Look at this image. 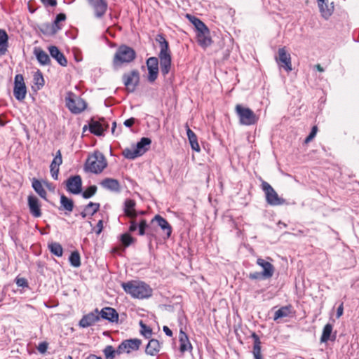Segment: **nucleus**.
<instances>
[{"instance_id": "obj_1", "label": "nucleus", "mask_w": 359, "mask_h": 359, "mask_svg": "<svg viewBox=\"0 0 359 359\" xmlns=\"http://www.w3.org/2000/svg\"><path fill=\"white\" fill-rule=\"evenodd\" d=\"M156 41L160 46L158 57L160 60L161 72L165 76L170 71L172 62L169 43L163 34H157Z\"/></svg>"}, {"instance_id": "obj_2", "label": "nucleus", "mask_w": 359, "mask_h": 359, "mask_svg": "<svg viewBox=\"0 0 359 359\" xmlns=\"http://www.w3.org/2000/svg\"><path fill=\"white\" fill-rule=\"evenodd\" d=\"M125 292L137 299L148 298L151 296L152 290L146 283L140 281H130L122 283Z\"/></svg>"}, {"instance_id": "obj_3", "label": "nucleus", "mask_w": 359, "mask_h": 359, "mask_svg": "<svg viewBox=\"0 0 359 359\" xmlns=\"http://www.w3.org/2000/svg\"><path fill=\"white\" fill-rule=\"evenodd\" d=\"M136 52L133 48L124 44L121 45L114 54L113 66L118 69L123 64L130 63L136 58Z\"/></svg>"}, {"instance_id": "obj_4", "label": "nucleus", "mask_w": 359, "mask_h": 359, "mask_svg": "<svg viewBox=\"0 0 359 359\" xmlns=\"http://www.w3.org/2000/svg\"><path fill=\"white\" fill-rule=\"evenodd\" d=\"M107 165V160L104 156L96 151L90 155L85 165V170L92 173H100Z\"/></svg>"}, {"instance_id": "obj_5", "label": "nucleus", "mask_w": 359, "mask_h": 359, "mask_svg": "<svg viewBox=\"0 0 359 359\" xmlns=\"http://www.w3.org/2000/svg\"><path fill=\"white\" fill-rule=\"evenodd\" d=\"M65 100L67 107L73 114H80L87 107L86 101L72 92L67 93Z\"/></svg>"}, {"instance_id": "obj_6", "label": "nucleus", "mask_w": 359, "mask_h": 359, "mask_svg": "<svg viewBox=\"0 0 359 359\" xmlns=\"http://www.w3.org/2000/svg\"><path fill=\"white\" fill-rule=\"evenodd\" d=\"M235 110L239 117V121L241 125L250 126L257 122V118L250 109L245 107L241 104H237Z\"/></svg>"}, {"instance_id": "obj_7", "label": "nucleus", "mask_w": 359, "mask_h": 359, "mask_svg": "<svg viewBox=\"0 0 359 359\" xmlns=\"http://www.w3.org/2000/svg\"><path fill=\"white\" fill-rule=\"evenodd\" d=\"M96 19H102L108 10L107 0H86Z\"/></svg>"}, {"instance_id": "obj_8", "label": "nucleus", "mask_w": 359, "mask_h": 359, "mask_svg": "<svg viewBox=\"0 0 359 359\" xmlns=\"http://www.w3.org/2000/svg\"><path fill=\"white\" fill-rule=\"evenodd\" d=\"M262 187L266 195V200L269 205H280L285 203V201L283 198L279 197L277 192L269 183L263 182Z\"/></svg>"}, {"instance_id": "obj_9", "label": "nucleus", "mask_w": 359, "mask_h": 359, "mask_svg": "<svg viewBox=\"0 0 359 359\" xmlns=\"http://www.w3.org/2000/svg\"><path fill=\"white\" fill-rule=\"evenodd\" d=\"M276 60L285 71L291 72L292 70L291 56L290 54L287 52L285 47L278 49V56L276 57Z\"/></svg>"}, {"instance_id": "obj_10", "label": "nucleus", "mask_w": 359, "mask_h": 359, "mask_svg": "<svg viewBox=\"0 0 359 359\" xmlns=\"http://www.w3.org/2000/svg\"><path fill=\"white\" fill-rule=\"evenodd\" d=\"M122 81L128 88H135L140 82V72L137 69H133L128 72H126L122 76Z\"/></svg>"}, {"instance_id": "obj_11", "label": "nucleus", "mask_w": 359, "mask_h": 359, "mask_svg": "<svg viewBox=\"0 0 359 359\" xmlns=\"http://www.w3.org/2000/svg\"><path fill=\"white\" fill-rule=\"evenodd\" d=\"M147 67L148 69V81L153 83L158 77V59L156 57H150L147 60Z\"/></svg>"}, {"instance_id": "obj_12", "label": "nucleus", "mask_w": 359, "mask_h": 359, "mask_svg": "<svg viewBox=\"0 0 359 359\" xmlns=\"http://www.w3.org/2000/svg\"><path fill=\"white\" fill-rule=\"evenodd\" d=\"M140 344L141 341L137 339L125 340L119 345L116 351L118 354L125 352L128 353L132 351L137 350Z\"/></svg>"}, {"instance_id": "obj_13", "label": "nucleus", "mask_w": 359, "mask_h": 359, "mask_svg": "<svg viewBox=\"0 0 359 359\" xmlns=\"http://www.w3.org/2000/svg\"><path fill=\"white\" fill-rule=\"evenodd\" d=\"M257 264L263 269L262 271L263 279H268L273 276L275 268L269 262L262 258H258L257 259Z\"/></svg>"}, {"instance_id": "obj_14", "label": "nucleus", "mask_w": 359, "mask_h": 359, "mask_svg": "<svg viewBox=\"0 0 359 359\" xmlns=\"http://www.w3.org/2000/svg\"><path fill=\"white\" fill-rule=\"evenodd\" d=\"M154 222L157 224V225L161 229V230L165 233V236L164 237V238L167 239L170 238L172 233V226L167 222V220L162 217L161 215H156L151 219V223L153 224Z\"/></svg>"}, {"instance_id": "obj_15", "label": "nucleus", "mask_w": 359, "mask_h": 359, "mask_svg": "<svg viewBox=\"0 0 359 359\" xmlns=\"http://www.w3.org/2000/svg\"><path fill=\"white\" fill-rule=\"evenodd\" d=\"M81 178L79 175L72 177L67 181V190L74 194H78L81 193Z\"/></svg>"}, {"instance_id": "obj_16", "label": "nucleus", "mask_w": 359, "mask_h": 359, "mask_svg": "<svg viewBox=\"0 0 359 359\" xmlns=\"http://www.w3.org/2000/svg\"><path fill=\"white\" fill-rule=\"evenodd\" d=\"M50 56L54 58L61 66L67 65V60L65 55L55 46H50L48 48Z\"/></svg>"}, {"instance_id": "obj_17", "label": "nucleus", "mask_w": 359, "mask_h": 359, "mask_svg": "<svg viewBox=\"0 0 359 359\" xmlns=\"http://www.w3.org/2000/svg\"><path fill=\"white\" fill-rule=\"evenodd\" d=\"M100 319L97 309L95 312L90 313L84 316L79 322V325L82 327H88L93 325Z\"/></svg>"}, {"instance_id": "obj_18", "label": "nucleus", "mask_w": 359, "mask_h": 359, "mask_svg": "<svg viewBox=\"0 0 359 359\" xmlns=\"http://www.w3.org/2000/svg\"><path fill=\"white\" fill-rule=\"evenodd\" d=\"M318 8L321 16L324 19L328 20L334 12V2L329 4V1L326 0L323 2V4L318 5Z\"/></svg>"}, {"instance_id": "obj_19", "label": "nucleus", "mask_w": 359, "mask_h": 359, "mask_svg": "<svg viewBox=\"0 0 359 359\" xmlns=\"http://www.w3.org/2000/svg\"><path fill=\"white\" fill-rule=\"evenodd\" d=\"M28 205L31 214L35 217H39L41 215L40 204L36 197L29 196L28 197Z\"/></svg>"}, {"instance_id": "obj_20", "label": "nucleus", "mask_w": 359, "mask_h": 359, "mask_svg": "<svg viewBox=\"0 0 359 359\" xmlns=\"http://www.w3.org/2000/svg\"><path fill=\"white\" fill-rule=\"evenodd\" d=\"M62 159L60 150L57 151L56 156L50 164V174L53 179L57 180L59 172V166L62 164Z\"/></svg>"}, {"instance_id": "obj_21", "label": "nucleus", "mask_w": 359, "mask_h": 359, "mask_svg": "<svg viewBox=\"0 0 359 359\" xmlns=\"http://www.w3.org/2000/svg\"><path fill=\"white\" fill-rule=\"evenodd\" d=\"M89 126L90 132L96 135H102L107 128V125L105 124L103 119L102 121L92 120Z\"/></svg>"}, {"instance_id": "obj_22", "label": "nucleus", "mask_w": 359, "mask_h": 359, "mask_svg": "<svg viewBox=\"0 0 359 359\" xmlns=\"http://www.w3.org/2000/svg\"><path fill=\"white\" fill-rule=\"evenodd\" d=\"M100 313L102 318L111 322L117 321L118 318V315L116 310L111 307H105L102 309Z\"/></svg>"}, {"instance_id": "obj_23", "label": "nucleus", "mask_w": 359, "mask_h": 359, "mask_svg": "<svg viewBox=\"0 0 359 359\" xmlns=\"http://www.w3.org/2000/svg\"><path fill=\"white\" fill-rule=\"evenodd\" d=\"M186 16L189 20L194 25L197 30V33L203 32V31L209 32V29L208 27L199 18L190 14H187Z\"/></svg>"}, {"instance_id": "obj_24", "label": "nucleus", "mask_w": 359, "mask_h": 359, "mask_svg": "<svg viewBox=\"0 0 359 359\" xmlns=\"http://www.w3.org/2000/svg\"><path fill=\"white\" fill-rule=\"evenodd\" d=\"M185 127L187 129V137L191 149L197 152H199L201 151V148L198 143V139L196 134L189 128L187 124H186Z\"/></svg>"}, {"instance_id": "obj_25", "label": "nucleus", "mask_w": 359, "mask_h": 359, "mask_svg": "<svg viewBox=\"0 0 359 359\" xmlns=\"http://www.w3.org/2000/svg\"><path fill=\"white\" fill-rule=\"evenodd\" d=\"M34 53L36 57L39 62L42 65H48L50 64V58L49 55L41 48H35Z\"/></svg>"}, {"instance_id": "obj_26", "label": "nucleus", "mask_w": 359, "mask_h": 359, "mask_svg": "<svg viewBox=\"0 0 359 359\" xmlns=\"http://www.w3.org/2000/svg\"><path fill=\"white\" fill-rule=\"evenodd\" d=\"M179 337L180 343V351L184 353L187 351H191L192 349V346L188 339L187 335L182 330H180Z\"/></svg>"}, {"instance_id": "obj_27", "label": "nucleus", "mask_w": 359, "mask_h": 359, "mask_svg": "<svg viewBox=\"0 0 359 359\" xmlns=\"http://www.w3.org/2000/svg\"><path fill=\"white\" fill-rule=\"evenodd\" d=\"M135 202L133 200H126L124 204V212L126 215L130 218H135L137 216V212L135 209Z\"/></svg>"}, {"instance_id": "obj_28", "label": "nucleus", "mask_w": 359, "mask_h": 359, "mask_svg": "<svg viewBox=\"0 0 359 359\" xmlns=\"http://www.w3.org/2000/svg\"><path fill=\"white\" fill-rule=\"evenodd\" d=\"M8 47V36L4 29H0V55H4Z\"/></svg>"}, {"instance_id": "obj_29", "label": "nucleus", "mask_w": 359, "mask_h": 359, "mask_svg": "<svg viewBox=\"0 0 359 359\" xmlns=\"http://www.w3.org/2000/svg\"><path fill=\"white\" fill-rule=\"evenodd\" d=\"M159 351V342L156 339L150 340L146 347V353L150 355H155Z\"/></svg>"}, {"instance_id": "obj_30", "label": "nucleus", "mask_w": 359, "mask_h": 359, "mask_svg": "<svg viewBox=\"0 0 359 359\" xmlns=\"http://www.w3.org/2000/svg\"><path fill=\"white\" fill-rule=\"evenodd\" d=\"M101 185L109 190L111 191H118L119 189V183L116 180L107 178L101 182Z\"/></svg>"}, {"instance_id": "obj_31", "label": "nucleus", "mask_w": 359, "mask_h": 359, "mask_svg": "<svg viewBox=\"0 0 359 359\" xmlns=\"http://www.w3.org/2000/svg\"><path fill=\"white\" fill-rule=\"evenodd\" d=\"M210 32H206L203 31V32H198L196 34L197 39L198 43L202 46H208L211 44V39L210 37Z\"/></svg>"}, {"instance_id": "obj_32", "label": "nucleus", "mask_w": 359, "mask_h": 359, "mask_svg": "<svg viewBox=\"0 0 359 359\" xmlns=\"http://www.w3.org/2000/svg\"><path fill=\"white\" fill-rule=\"evenodd\" d=\"M151 144V140L147 137H142L141 140L137 143L135 146V148L137 151L140 152V155H143L147 151V148L146 147L149 146Z\"/></svg>"}, {"instance_id": "obj_33", "label": "nucleus", "mask_w": 359, "mask_h": 359, "mask_svg": "<svg viewBox=\"0 0 359 359\" xmlns=\"http://www.w3.org/2000/svg\"><path fill=\"white\" fill-rule=\"evenodd\" d=\"M291 313L290 306H283L275 311L273 320H277L279 318L287 317Z\"/></svg>"}, {"instance_id": "obj_34", "label": "nucleus", "mask_w": 359, "mask_h": 359, "mask_svg": "<svg viewBox=\"0 0 359 359\" xmlns=\"http://www.w3.org/2000/svg\"><path fill=\"white\" fill-rule=\"evenodd\" d=\"M253 338L255 339V343L253 346V355L255 359H262L261 354V342L259 337L254 333L252 334Z\"/></svg>"}, {"instance_id": "obj_35", "label": "nucleus", "mask_w": 359, "mask_h": 359, "mask_svg": "<svg viewBox=\"0 0 359 359\" xmlns=\"http://www.w3.org/2000/svg\"><path fill=\"white\" fill-rule=\"evenodd\" d=\"M13 90H27L26 86H25V83L24 81V78L22 74H17L15 76Z\"/></svg>"}, {"instance_id": "obj_36", "label": "nucleus", "mask_w": 359, "mask_h": 359, "mask_svg": "<svg viewBox=\"0 0 359 359\" xmlns=\"http://www.w3.org/2000/svg\"><path fill=\"white\" fill-rule=\"evenodd\" d=\"M123 155L128 159H134L138 156H140V152L137 151L135 148V146L131 148H126L123 151Z\"/></svg>"}, {"instance_id": "obj_37", "label": "nucleus", "mask_w": 359, "mask_h": 359, "mask_svg": "<svg viewBox=\"0 0 359 359\" xmlns=\"http://www.w3.org/2000/svg\"><path fill=\"white\" fill-rule=\"evenodd\" d=\"M32 187L35 191L43 198H46V191L43 189L41 183L37 180H34L32 182Z\"/></svg>"}, {"instance_id": "obj_38", "label": "nucleus", "mask_w": 359, "mask_h": 359, "mask_svg": "<svg viewBox=\"0 0 359 359\" xmlns=\"http://www.w3.org/2000/svg\"><path fill=\"white\" fill-rule=\"evenodd\" d=\"M332 332V325L330 324H327L325 325L323 334L320 338L321 342H327L328 340L331 339V334Z\"/></svg>"}, {"instance_id": "obj_39", "label": "nucleus", "mask_w": 359, "mask_h": 359, "mask_svg": "<svg viewBox=\"0 0 359 359\" xmlns=\"http://www.w3.org/2000/svg\"><path fill=\"white\" fill-rule=\"evenodd\" d=\"M60 203L62 207L67 210L68 212H72L74 208V203L72 200L68 198L67 196L62 195L60 197Z\"/></svg>"}, {"instance_id": "obj_40", "label": "nucleus", "mask_w": 359, "mask_h": 359, "mask_svg": "<svg viewBox=\"0 0 359 359\" xmlns=\"http://www.w3.org/2000/svg\"><path fill=\"white\" fill-rule=\"evenodd\" d=\"M50 251L57 257H61L63 253L62 245L58 243H51L48 245Z\"/></svg>"}, {"instance_id": "obj_41", "label": "nucleus", "mask_w": 359, "mask_h": 359, "mask_svg": "<svg viewBox=\"0 0 359 359\" xmlns=\"http://www.w3.org/2000/svg\"><path fill=\"white\" fill-rule=\"evenodd\" d=\"M33 83L37 87L38 89L42 88L44 85V79L42 74L38 71L34 75Z\"/></svg>"}, {"instance_id": "obj_42", "label": "nucleus", "mask_w": 359, "mask_h": 359, "mask_svg": "<svg viewBox=\"0 0 359 359\" xmlns=\"http://www.w3.org/2000/svg\"><path fill=\"white\" fill-rule=\"evenodd\" d=\"M69 262L72 266L79 267L81 265L80 255L77 251L72 252L69 257Z\"/></svg>"}, {"instance_id": "obj_43", "label": "nucleus", "mask_w": 359, "mask_h": 359, "mask_svg": "<svg viewBox=\"0 0 359 359\" xmlns=\"http://www.w3.org/2000/svg\"><path fill=\"white\" fill-rule=\"evenodd\" d=\"M66 20V15L65 13H59L56 15V18L53 22L52 25L57 29L58 32L62 29V27L60 25V22L65 21Z\"/></svg>"}, {"instance_id": "obj_44", "label": "nucleus", "mask_w": 359, "mask_h": 359, "mask_svg": "<svg viewBox=\"0 0 359 359\" xmlns=\"http://www.w3.org/2000/svg\"><path fill=\"white\" fill-rule=\"evenodd\" d=\"M41 30L43 33L49 35H54L57 32V29L52 25V24L50 25L48 23L43 25Z\"/></svg>"}, {"instance_id": "obj_45", "label": "nucleus", "mask_w": 359, "mask_h": 359, "mask_svg": "<svg viewBox=\"0 0 359 359\" xmlns=\"http://www.w3.org/2000/svg\"><path fill=\"white\" fill-rule=\"evenodd\" d=\"M86 208H87V211H88L89 214L93 215L99 210L100 204L90 202Z\"/></svg>"}, {"instance_id": "obj_46", "label": "nucleus", "mask_w": 359, "mask_h": 359, "mask_svg": "<svg viewBox=\"0 0 359 359\" xmlns=\"http://www.w3.org/2000/svg\"><path fill=\"white\" fill-rule=\"evenodd\" d=\"M121 241L126 247H128L134 241V239L128 233H124L121 236Z\"/></svg>"}, {"instance_id": "obj_47", "label": "nucleus", "mask_w": 359, "mask_h": 359, "mask_svg": "<svg viewBox=\"0 0 359 359\" xmlns=\"http://www.w3.org/2000/svg\"><path fill=\"white\" fill-rule=\"evenodd\" d=\"M96 191L97 187L95 186H90L83 193V197L89 198L95 194Z\"/></svg>"}, {"instance_id": "obj_48", "label": "nucleus", "mask_w": 359, "mask_h": 359, "mask_svg": "<svg viewBox=\"0 0 359 359\" xmlns=\"http://www.w3.org/2000/svg\"><path fill=\"white\" fill-rule=\"evenodd\" d=\"M115 352L111 346H107L104 350L106 359H114Z\"/></svg>"}, {"instance_id": "obj_49", "label": "nucleus", "mask_w": 359, "mask_h": 359, "mask_svg": "<svg viewBox=\"0 0 359 359\" xmlns=\"http://www.w3.org/2000/svg\"><path fill=\"white\" fill-rule=\"evenodd\" d=\"M139 226V234L141 236L144 235L145 229L147 228L148 225L145 219H142L138 225Z\"/></svg>"}, {"instance_id": "obj_50", "label": "nucleus", "mask_w": 359, "mask_h": 359, "mask_svg": "<svg viewBox=\"0 0 359 359\" xmlns=\"http://www.w3.org/2000/svg\"><path fill=\"white\" fill-rule=\"evenodd\" d=\"M316 133H317V127L313 126L309 135L306 138L305 143H309V142H311L314 138Z\"/></svg>"}, {"instance_id": "obj_51", "label": "nucleus", "mask_w": 359, "mask_h": 359, "mask_svg": "<svg viewBox=\"0 0 359 359\" xmlns=\"http://www.w3.org/2000/svg\"><path fill=\"white\" fill-rule=\"evenodd\" d=\"M26 93L27 91H13V95L18 100L22 101L25 97Z\"/></svg>"}, {"instance_id": "obj_52", "label": "nucleus", "mask_w": 359, "mask_h": 359, "mask_svg": "<svg viewBox=\"0 0 359 359\" xmlns=\"http://www.w3.org/2000/svg\"><path fill=\"white\" fill-rule=\"evenodd\" d=\"M142 326V334L144 335L146 337H149L151 334V330L147 327L146 325H143L142 323H140Z\"/></svg>"}, {"instance_id": "obj_53", "label": "nucleus", "mask_w": 359, "mask_h": 359, "mask_svg": "<svg viewBox=\"0 0 359 359\" xmlns=\"http://www.w3.org/2000/svg\"><path fill=\"white\" fill-rule=\"evenodd\" d=\"M41 1L42 2V4L45 6H52V7H55L57 6V0H41Z\"/></svg>"}, {"instance_id": "obj_54", "label": "nucleus", "mask_w": 359, "mask_h": 359, "mask_svg": "<svg viewBox=\"0 0 359 359\" xmlns=\"http://www.w3.org/2000/svg\"><path fill=\"white\" fill-rule=\"evenodd\" d=\"M48 348V344L46 342H41L39 344V346L37 348L38 351L41 353H44L46 352Z\"/></svg>"}, {"instance_id": "obj_55", "label": "nucleus", "mask_w": 359, "mask_h": 359, "mask_svg": "<svg viewBox=\"0 0 359 359\" xmlns=\"http://www.w3.org/2000/svg\"><path fill=\"white\" fill-rule=\"evenodd\" d=\"M249 278L252 280L260 279V278H262V272L251 273L249 275Z\"/></svg>"}, {"instance_id": "obj_56", "label": "nucleus", "mask_w": 359, "mask_h": 359, "mask_svg": "<svg viewBox=\"0 0 359 359\" xmlns=\"http://www.w3.org/2000/svg\"><path fill=\"white\" fill-rule=\"evenodd\" d=\"M16 284L20 287H25L27 285V281L25 278H17Z\"/></svg>"}, {"instance_id": "obj_57", "label": "nucleus", "mask_w": 359, "mask_h": 359, "mask_svg": "<svg viewBox=\"0 0 359 359\" xmlns=\"http://www.w3.org/2000/svg\"><path fill=\"white\" fill-rule=\"evenodd\" d=\"M135 121V119L134 118H130L129 119L126 120L123 124L126 127H131L134 124Z\"/></svg>"}, {"instance_id": "obj_58", "label": "nucleus", "mask_w": 359, "mask_h": 359, "mask_svg": "<svg viewBox=\"0 0 359 359\" xmlns=\"http://www.w3.org/2000/svg\"><path fill=\"white\" fill-rule=\"evenodd\" d=\"M97 229H96V233L97 235H99L102 231V229H103V223H102V220H100L97 224Z\"/></svg>"}, {"instance_id": "obj_59", "label": "nucleus", "mask_w": 359, "mask_h": 359, "mask_svg": "<svg viewBox=\"0 0 359 359\" xmlns=\"http://www.w3.org/2000/svg\"><path fill=\"white\" fill-rule=\"evenodd\" d=\"M343 311H344L343 304H341L338 307L337 311V318H339L343 315Z\"/></svg>"}, {"instance_id": "obj_60", "label": "nucleus", "mask_w": 359, "mask_h": 359, "mask_svg": "<svg viewBox=\"0 0 359 359\" xmlns=\"http://www.w3.org/2000/svg\"><path fill=\"white\" fill-rule=\"evenodd\" d=\"M137 224H136V222L134 220H131L129 231H134L137 229Z\"/></svg>"}, {"instance_id": "obj_61", "label": "nucleus", "mask_w": 359, "mask_h": 359, "mask_svg": "<svg viewBox=\"0 0 359 359\" xmlns=\"http://www.w3.org/2000/svg\"><path fill=\"white\" fill-rule=\"evenodd\" d=\"M164 332L165 333L166 335L169 336V337H172V331L169 329L168 327L167 326H164L163 328Z\"/></svg>"}, {"instance_id": "obj_62", "label": "nucleus", "mask_w": 359, "mask_h": 359, "mask_svg": "<svg viewBox=\"0 0 359 359\" xmlns=\"http://www.w3.org/2000/svg\"><path fill=\"white\" fill-rule=\"evenodd\" d=\"M314 68L316 69L320 72H324L323 67L320 64L316 65Z\"/></svg>"}, {"instance_id": "obj_63", "label": "nucleus", "mask_w": 359, "mask_h": 359, "mask_svg": "<svg viewBox=\"0 0 359 359\" xmlns=\"http://www.w3.org/2000/svg\"><path fill=\"white\" fill-rule=\"evenodd\" d=\"M83 218H85L88 215H90L88 211H87V208H85L84 210L81 213Z\"/></svg>"}, {"instance_id": "obj_64", "label": "nucleus", "mask_w": 359, "mask_h": 359, "mask_svg": "<svg viewBox=\"0 0 359 359\" xmlns=\"http://www.w3.org/2000/svg\"><path fill=\"white\" fill-rule=\"evenodd\" d=\"M87 359H102L101 357L96 356L95 355H90Z\"/></svg>"}]
</instances>
